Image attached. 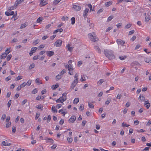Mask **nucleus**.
<instances>
[{"label": "nucleus", "instance_id": "nucleus-8", "mask_svg": "<svg viewBox=\"0 0 151 151\" xmlns=\"http://www.w3.org/2000/svg\"><path fill=\"white\" fill-rule=\"evenodd\" d=\"M11 145V144L9 143H8L7 140H6L5 141H3L1 144V146L3 147L4 146H10Z\"/></svg>", "mask_w": 151, "mask_h": 151}, {"label": "nucleus", "instance_id": "nucleus-37", "mask_svg": "<svg viewBox=\"0 0 151 151\" xmlns=\"http://www.w3.org/2000/svg\"><path fill=\"white\" fill-rule=\"evenodd\" d=\"M150 17L149 15L146 17L145 19V21L146 22H148L150 20Z\"/></svg>", "mask_w": 151, "mask_h": 151}, {"label": "nucleus", "instance_id": "nucleus-43", "mask_svg": "<svg viewBox=\"0 0 151 151\" xmlns=\"http://www.w3.org/2000/svg\"><path fill=\"white\" fill-rule=\"evenodd\" d=\"M66 72V70L65 69H63L60 72L59 74H60V75H61V76H62L63 75L64 73H65Z\"/></svg>", "mask_w": 151, "mask_h": 151}, {"label": "nucleus", "instance_id": "nucleus-27", "mask_svg": "<svg viewBox=\"0 0 151 151\" xmlns=\"http://www.w3.org/2000/svg\"><path fill=\"white\" fill-rule=\"evenodd\" d=\"M12 15H13V16L11 18V19H13L14 20V21H15L16 20H17L18 19V17L17 16V13L16 14H14Z\"/></svg>", "mask_w": 151, "mask_h": 151}, {"label": "nucleus", "instance_id": "nucleus-47", "mask_svg": "<svg viewBox=\"0 0 151 151\" xmlns=\"http://www.w3.org/2000/svg\"><path fill=\"white\" fill-rule=\"evenodd\" d=\"M62 105L63 104H59L56 105L55 106L56 108L59 109L62 107Z\"/></svg>", "mask_w": 151, "mask_h": 151}, {"label": "nucleus", "instance_id": "nucleus-29", "mask_svg": "<svg viewBox=\"0 0 151 151\" xmlns=\"http://www.w3.org/2000/svg\"><path fill=\"white\" fill-rule=\"evenodd\" d=\"M104 81V80L103 79H101L97 82V84L98 85H101L102 83Z\"/></svg>", "mask_w": 151, "mask_h": 151}, {"label": "nucleus", "instance_id": "nucleus-6", "mask_svg": "<svg viewBox=\"0 0 151 151\" xmlns=\"http://www.w3.org/2000/svg\"><path fill=\"white\" fill-rule=\"evenodd\" d=\"M62 41L60 40H58L56 41L54 44V45L56 47H60L62 44Z\"/></svg>", "mask_w": 151, "mask_h": 151}, {"label": "nucleus", "instance_id": "nucleus-2", "mask_svg": "<svg viewBox=\"0 0 151 151\" xmlns=\"http://www.w3.org/2000/svg\"><path fill=\"white\" fill-rule=\"evenodd\" d=\"M95 34L94 32L89 33L88 35V37L92 41L95 42L99 40L98 38L95 36Z\"/></svg>", "mask_w": 151, "mask_h": 151}, {"label": "nucleus", "instance_id": "nucleus-41", "mask_svg": "<svg viewBox=\"0 0 151 151\" xmlns=\"http://www.w3.org/2000/svg\"><path fill=\"white\" fill-rule=\"evenodd\" d=\"M71 24H73L75 22V17H72L71 19Z\"/></svg>", "mask_w": 151, "mask_h": 151}, {"label": "nucleus", "instance_id": "nucleus-57", "mask_svg": "<svg viewBox=\"0 0 151 151\" xmlns=\"http://www.w3.org/2000/svg\"><path fill=\"white\" fill-rule=\"evenodd\" d=\"M61 0H55L54 1L53 3L55 4H56L58 3Z\"/></svg>", "mask_w": 151, "mask_h": 151}, {"label": "nucleus", "instance_id": "nucleus-53", "mask_svg": "<svg viewBox=\"0 0 151 151\" xmlns=\"http://www.w3.org/2000/svg\"><path fill=\"white\" fill-rule=\"evenodd\" d=\"M11 125V123L10 122H7V123L6 124V128L9 127Z\"/></svg>", "mask_w": 151, "mask_h": 151}, {"label": "nucleus", "instance_id": "nucleus-52", "mask_svg": "<svg viewBox=\"0 0 151 151\" xmlns=\"http://www.w3.org/2000/svg\"><path fill=\"white\" fill-rule=\"evenodd\" d=\"M51 117L50 115L48 116L47 117V122L48 123L50 122L51 120Z\"/></svg>", "mask_w": 151, "mask_h": 151}, {"label": "nucleus", "instance_id": "nucleus-20", "mask_svg": "<svg viewBox=\"0 0 151 151\" xmlns=\"http://www.w3.org/2000/svg\"><path fill=\"white\" fill-rule=\"evenodd\" d=\"M52 112L54 113H57L58 112L55 106H52L51 108Z\"/></svg>", "mask_w": 151, "mask_h": 151}, {"label": "nucleus", "instance_id": "nucleus-7", "mask_svg": "<svg viewBox=\"0 0 151 151\" xmlns=\"http://www.w3.org/2000/svg\"><path fill=\"white\" fill-rule=\"evenodd\" d=\"M48 3V2L46 0H40L39 6L41 7L44 6Z\"/></svg>", "mask_w": 151, "mask_h": 151}, {"label": "nucleus", "instance_id": "nucleus-54", "mask_svg": "<svg viewBox=\"0 0 151 151\" xmlns=\"http://www.w3.org/2000/svg\"><path fill=\"white\" fill-rule=\"evenodd\" d=\"M32 83V80H29L28 81L27 83H26V84H27V85H28V86H30Z\"/></svg>", "mask_w": 151, "mask_h": 151}, {"label": "nucleus", "instance_id": "nucleus-64", "mask_svg": "<svg viewBox=\"0 0 151 151\" xmlns=\"http://www.w3.org/2000/svg\"><path fill=\"white\" fill-rule=\"evenodd\" d=\"M122 95L121 94H118L116 97V99H120L122 97Z\"/></svg>", "mask_w": 151, "mask_h": 151}, {"label": "nucleus", "instance_id": "nucleus-45", "mask_svg": "<svg viewBox=\"0 0 151 151\" xmlns=\"http://www.w3.org/2000/svg\"><path fill=\"white\" fill-rule=\"evenodd\" d=\"M11 77L10 76H9L7 77H6L5 79V80L7 82L9 81L11 79Z\"/></svg>", "mask_w": 151, "mask_h": 151}, {"label": "nucleus", "instance_id": "nucleus-10", "mask_svg": "<svg viewBox=\"0 0 151 151\" xmlns=\"http://www.w3.org/2000/svg\"><path fill=\"white\" fill-rule=\"evenodd\" d=\"M73 8L76 11H78L81 9V7L76 5H73Z\"/></svg>", "mask_w": 151, "mask_h": 151}, {"label": "nucleus", "instance_id": "nucleus-46", "mask_svg": "<svg viewBox=\"0 0 151 151\" xmlns=\"http://www.w3.org/2000/svg\"><path fill=\"white\" fill-rule=\"evenodd\" d=\"M12 57V55L11 54H9L8 55L6 58V60L7 61H9L11 59Z\"/></svg>", "mask_w": 151, "mask_h": 151}, {"label": "nucleus", "instance_id": "nucleus-42", "mask_svg": "<svg viewBox=\"0 0 151 151\" xmlns=\"http://www.w3.org/2000/svg\"><path fill=\"white\" fill-rule=\"evenodd\" d=\"M79 110L80 111H83L84 109V106L83 104L81 105L79 107Z\"/></svg>", "mask_w": 151, "mask_h": 151}, {"label": "nucleus", "instance_id": "nucleus-3", "mask_svg": "<svg viewBox=\"0 0 151 151\" xmlns=\"http://www.w3.org/2000/svg\"><path fill=\"white\" fill-rule=\"evenodd\" d=\"M104 53L106 55V56L107 57L109 60H113L115 58V56L110 51H105Z\"/></svg>", "mask_w": 151, "mask_h": 151}, {"label": "nucleus", "instance_id": "nucleus-13", "mask_svg": "<svg viewBox=\"0 0 151 151\" xmlns=\"http://www.w3.org/2000/svg\"><path fill=\"white\" fill-rule=\"evenodd\" d=\"M116 42L118 45H120L122 46H123L125 43L124 41L123 40L120 39H118L116 40Z\"/></svg>", "mask_w": 151, "mask_h": 151}, {"label": "nucleus", "instance_id": "nucleus-22", "mask_svg": "<svg viewBox=\"0 0 151 151\" xmlns=\"http://www.w3.org/2000/svg\"><path fill=\"white\" fill-rule=\"evenodd\" d=\"M66 48L68 49V50L70 52L72 51L73 48V47H70V45L69 44L67 45Z\"/></svg>", "mask_w": 151, "mask_h": 151}, {"label": "nucleus", "instance_id": "nucleus-34", "mask_svg": "<svg viewBox=\"0 0 151 151\" xmlns=\"http://www.w3.org/2000/svg\"><path fill=\"white\" fill-rule=\"evenodd\" d=\"M144 60L147 63H151V60L149 58H145Z\"/></svg>", "mask_w": 151, "mask_h": 151}, {"label": "nucleus", "instance_id": "nucleus-58", "mask_svg": "<svg viewBox=\"0 0 151 151\" xmlns=\"http://www.w3.org/2000/svg\"><path fill=\"white\" fill-rule=\"evenodd\" d=\"M113 18V17L112 16H109L107 19V22H109Z\"/></svg>", "mask_w": 151, "mask_h": 151}, {"label": "nucleus", "instance_id": "nucleus-33", "mask_svg": "<svg viewBox=\"0 0 151 151\" xmlns=\"http://www.w3.org/2000/svg\"><path fill=\"white\" fill-rule=\"evenodd\" d=\"M22 78L23 76H18L15 78V80L16 81H18L19 80L22 79Z\"/></svg>", "mask_w": 151, "mask_h": 151}, {"label": "nucleus", "instance_id": "nucleus-39", "mask_svg": "<svg viewBox=\"0 0 151 151\" xmlns=\"http://www.w3.org/2000/svg\"><path fill=\"white\" fill-rule=\"evenodd\" d=\"M37 88H35L32 91V93L33 94H35L37 93Z\"/></svg>", "mask_w": 151, "mask_h": 151}, {"label": "nucleus", "instance_id": "nucleus-26", "mask_svg": "<svg viewBox=\"0 0 151 151\" xmlns=\"http://www.w3.org/2000/svg\"><path fill=\"white\" fill-rule=\"evenodd\" d=\"M59 85L58 83H56L55 85H53L51 86V88L53 90H55L59 87Z\"/></svg>", "mask_w": 151, "mask_h": 151}, {"label": "nucleus", "instance_id": "nucleus-19", "mask_svg": "<svg viewBox=\"0 0 151 151\" xmlns=\"http://www.w3.org/2000/svg\"><path fill=\"white\" fill-rule=\"evenodd\" d=\"M78 79H75L73 81L72 84V86L74 87L76 86V84L78 83Z\"/></svg>", "mask_w": 151, "mask_h": 151}, {"label": "nucleus", "instance_id": "nucleus-25", "mask_svg": "<svg viewBox=\"0 0 151 151\" xmlns=\"http://www.w3.org/2000/svg\"><path fill=\"white\" fill-rule=\"evenodd\" d=\"M112 2L111 1H110L106 2L104 5L105 6L108 7L111 5L112 4Z\"/></svg>", "mask_w": 151, "mask_h": 151}, {"label": "nucleus", "instance_id": "nucleus-40", "mask_svg": "<svg viewBox=\"0 0 151 151\" xmlns=\"http://www.w3.org/2000/svg\"><path fill=\"white\" fill-rule=\"evenodd\" d=\"M35 66V65L34 63H32L31 64L29 67V69H32L34 68Z\"/></svg>", "mask_w": 151, "mask_h": 151}, {"label": "nucleus", "instance_id": "nucleus-60", "mask_svg": "<svg viewBox=\"0 0 151 151\" xmlns=\"http://www.w3.org/2000/svg\"><path fill=\"white\" fill-rule=\"evenodd\" d=\"M27 85V84H26V83L24 82L21 84L20 85L21 86L22 88L23 87H24Z\"/></svg>", "mask_w": 151, "mask_h": 151}, {"label": "nucleus", "instance_id": "nucleus-49", "mask_svg": "<svg viewBox=\"0 0 151 151\" xmlns=\"http://www.w3.org/2000/svg\"><path fill=\"white\" fill-rule=\"evenodd\" d=\"M131 26H132V24L129 23V24H128L127 25H126L125 26V28L128 29V28H129Z\"/></svg>", "mask_w": 151, "mask_h": 151}, {"label": "nucleus", "instance_id": "nucleus-12", "mask_svg": "<svg viewBox=\"0 0 151 151\" xmlns=\"http://www.w3.org/2000/svg\"><path fill=\"white\" fill-rule=\"evenodd\" d=\"M89 11V9L88 8H86L83 12V16L84 18H86L88 15V13Z\"/></svg>", "mask_w": 151, "mask_h": 151}, {"label": "nucleus", "instance_id": "nucleus-61", "mask_svg": "<svg viewBox=\"0 0 151 151\" xmlns=\"http://www.w3.org/2000/svg\"><path fill=\"white\" fill-rule=\"evenodd\" d=\"M6 115L5 114H3L1 118V119L2 120H4V119L6 118Z\"/></svg>", "mask_w": 151, "mask_h": 151}, {"label": "nucleus", "instance_id": "nucleus-11", "mask_svg": "<svg viewBox=\"0 0 151 151\" xmlns=\"http://www.w3.org/2000/svg\"><path fill=\"white\" fill-rule=\"evenodd\" d=\"M76 119V117L75 116L73 115L71 116L70 118L69 119L68 121L70 123H74Z\"/></svg>", "mask_w": 151, "mask_h": 151}, {"label": "nucleus", "instance_id": "nucleus-55", "mask_svg": "<svg viewBox=\"0 0 151 151\" xmlns=\"http://www.w3.org/2000/svg\"><path fill=\"white\" fill-rule=\"evenodd\" d=\"M88 106L90 108H93L94 107V105L93 104H92L88 103Z\"/></svg>", "mask_w": 151, "mask_h": 151}, {"label": "nucleus", "instance_id": "nucleus-38", "mask_svg": "<svg viewBox=\"0 0 151 151\" xmlns=\"http://www.w3.org/2000/svg\"><path fill=\"white\" fill-rule=\"evenodd\" d=\"M27 24L26 23H25L23 24H22L21 26L20 27L21 29H22L23 28H25L27 26Z\"/></svg>", "mask_w": 151, "mask_h": 151}, {"label": "nucleus", "instance_id": "nucleus-32", "mask_svg": "<svg viewBox=\"0 0 151 151\" xmlns=\"http://www.w3.org/2000/svg\"><path fill=\"white\" fill-rule=\"evenodd\" d=\"M35 107L38 109H41V110H42L43 109V106L41 104H40L36 106Z\"/></svg>", "mask_w": 151, "mask_h": 151}, {"label": "nucleus", "instance_id": "nucleus-4", "mask_svg": "<svg viewBox=\"0 0 151 151\" xmlns=\"http://www.w3.org/2000/svg\"><path fill=\"white\" fill-rule=\"evenodd\" d=\"M72 63L71 60H70L68 61L69 65H68V67L67 65L65 66V68H66L68 67V70H69V74L70 75H73V68L72 66V65L71 64Z\"/></svg>", "mask_w": 151, "mask_h": 151}, {"label": "nucleus", "instance_id": "nucleus-14", "mask_svg": "<svg viewBox=\"0 0 151 151\" xmlns=\"http://www.w3.org/2000/svg\"><path fill=\"white\" fill-rule=\"evenodd\" d=\"M144 105L147 109H148L150 106V104L148 100L145 101L144 102Z\"/></svg>", "mask_w": 151, "mask_h": 151}, {"label": "nucleus", "instance_id": "nucleus-5", "mask_svg": "<svg viewBox=\"0 0 151 151\" xmlns=\"http://www.w3.org/2000/svg\"><path fill=\"white\" fill-rule=\"evenodd\" d=\"M58 112L60 114H62L63 116H64L65 115L67 114L68 111L65 108H63L59 110Z\"/></svg>", "mask_w": 151, "mask_h": 151}, {"label": "nucleus", "instance_id": "nucleus-23", "mask_svg": "<svg viewBox=\"0 0 151 151\" xmlns=\"http://www.w3.org/2000/svg\"><path fill=\"white\" fill-rule=\"evenodd\" d=\"M139 99L140 101H145V98L144 97L143 95L142 94H140L139 96Z\"/></svg>", "mask_w": 151, "mask_h": 151}, {"label": "nucleus", "instance_id": "nucleus-1", "mask_svg": "<svg viewBox=\"0 0 151 151\" xmlns=\"http://www.w3.org/2000/svg\"><path fill=\"white\" fill-rule=\"evenodd\" d=\"M67 93H63L62 96L56 100V102L57 103H62V104L63 105L64 102L67 100Z\"/></svg>", "mask_w": 151, "mask_h": 151}, {"label": "nucleus", "instance_id": "nucleus-24", "mask_svg": "<svg viewBox=\"0 0 151 151\" xmlns=\"http://www.w3.org/2000/svg\"><path fill=\"white\" fill-rule=\"evenodd\" d=\"M7 53H5V52L3 53L1 56V57H0L1 59H5L6 58V56L7 55Z\"/></svg>", "mask_w": 151, "mask_h": 151}, {"label": "nucleus", "instance_id": "nucleus-17", "mask_svg": "<svg viewBox=\"0 0 151 151\" xmlns=\"http://www.w3.org/2000/svg\"><path fill=\"white\" fill-rule=\"evenodd\" d=\"M14 14V12L13 11H6L5 12V14L7 16L12 15Z\"/></svg>", "mask_w": 151, "mask_h": 151}, {"label": "nucleus", "instance_id": "nucleus-63", "mask_svg": "<svg viewBox=\"0 0 151 151\" xmlns=\"http://www.w3.org/2000/svg\"><path fill=\"white\" fill-rule=\"evenodd\" d=\"M88 6L90 9V12H91L92 10V5L90 4H88Z\"/></svg>", "mask_w": 151, "mask_h": 151}, {"label": "nucleus", "instance_id": "nucleus-31", "mask_svg": "<svg viewBox=\"0 0 151 151\" xmlns=\"http://www.w3.org/2000/svg\"><path fill=\"white\" fill-rule=\"evenodd\" d=\"M35 82L38 84L40 85L42 84V83L41 81L40 80L39 78H37L35 80Z\"/></svg>", "mask_w": 151, "mask_h": 151}, {"label": "nucleus", "instance_id": "nucleus-16", "mask_svg": "<svg viewBox=\"0 0 151 151\" xmlns=\"http://www.w3.org/2000/svg\"><path fill=\"white\" fill-rule=\"evenodd\" d=\"M46 54L47 56L51 57L54 54V52L51 51H47Z\"/></svg>", "mask_w": 151, "mask_h": 151}, {"label": "nucleus", "instance_id": "nucleus-21", "mask_svg": "<svg viewBox=\"0 0 151 151\" xmlns=\"http://www.w3.org/2000/svg\"><path fill=\"white\" fill-rule=\"evenodd\" d=\"M24 1V0H17L15 3L14 5L16 6H17L19 4L21 3Z\"/></svg>", "mask_w": 151, "mask_h": 151}, {"label": "nucleus", "instance_id": "nucleus-44", "mask_svg": "<svg viewBox=\"0 0 151 151\" xmlns=\"http://www.w3.org/2000/svg\"><path fill=\"white\" fill-rule=\"evenodd\" d=\"M11 52V48L9 47L5 51V53H6L7 54H8L9 53Z\"/></svg>", "mask_w": 151, "mask_h": 151}, {"label": "nucleus", "instance_id": "nucleus-62", "mask_svg": "<svg viewBox=\"0 0 151 151\" xmlns=\"http://www.w3.org/2000/svg\"><path fill=\"white\" fill-rule=\"evenodd\" d=\"M40 116V114L39 113H37L36 114L35 117V119L36 120H37L38 118H39Z\"/></svg>", "mask_w": 151, "mask_h": 151}, {"label": "nucleus", "instance_id": "nucleus-15", "mask_svg": "<svg viewBox=\"0 0 151 151\" xmlns=\"http://www.w3.org/2000/svg\"><path fill=\"white\" fill-rule=\"evenodd\" d=\"M88 78V76L85 75L83 74L81 75V78L80 79V81H85Z\"/></svg>", "mask_w": 151, "mask_h": 151}, {"label": "nucleus", "instance_id": "nucleus-18", "mask_svg": "<svg viewBox=\"0 0 151 151\" xmlns=\"http://www.w3.org/2000/svg\"><path fill=\"white\" fill-rule=\"evenodd\" d=\"M45 139L46 140L47 142H51L52 143H53L54 140L51 138L46 137L45 138Z\"/></svg>", "mask_w": 151, "mask_h": 151}, {"label": "nucleus", "instance_id": "nucleus-36", "mask_svg": "<svg viewBox=\"0 0 151 151\" xmlns=\"http://www.w3.org/2000/svg\"><path fill=\"white\" fill-rule=\"evenodd\" d=\"M129 126V125L126 123H125L124 122H123L122 124V127H128Z\"/></svg>", "mask_w": 151, "mask_h": 151}, {"label": "nucleus", "instance_id": "nucleus-50", "mask_svg": "<svg viewBox=\"0 0 151 151\" xmlns=\"http://www.w3.org/2000/svg\"><path fill=\"white\" fill-rule=\"evenodd\" d=\"M111 100L110 99H108L105 102V104L107 105H108L111 102Z\"/></svg>", "mask_w": 151, "mask_h": 151}, {"label": "nucleus", "instance_id": "nucleus-30", "mask_svg": "<svg viewBox=\"0 0 151 151\" xmlns=\"http://www.w3.org/2000/svg\"><path fill=\"white\" fill-rule=\"evenodd\" d=\"M40 42V40L39 39H37L34 40L33 42V44L34 45H35L38 44Z\"/></svg>", "mask_w": 151, "mask_h": 151}, {"label": "nucleus", "instance_id": "nucleus-48", "mask_svg": "<svg viewBox=\"0 0 151 151\" xmlns=\"http://www.w3.org/2000/svg\"><path fill=\"white\" fill-rule=\"evenodd\" d=\"M62 76L61 75H60L58 74V75L56 76V80H58L61 78Z\"/></svg>", "mask_w": 151, "mask_h": 151}, {"label": "nucleus", "instance_id": "nucleus-35", "mask_svg": "<svg viewBox=\"0 0 151 151\" xmlns=\"http://www.w3.org/2000/svg\"><path fill=\"white\" fill-rule=\"evenodd\" d=\"M67 140L69 143H71L73 141V139L71 137H68L67 138Z\"/></svg>", "mask_w": 151, "mask_h": 151}, {"label": "nucleus", "instance_id": "nucleus-59", "mask_svg": "<svg viewBox=\"0 0 151 151\" xmlns=\"http://www.w3.org/2000/svg\"><path fill=\"white\" fill-rule=\"evenodd\" d=\"M12 103L11 100H9L7 104V105L8 108H9L11 106Z\"/></svg>", "mask_w": 151, "mask_h": 151}, {"label": "nucleus", "instance_id": "nucleus-9", "mask_svg": "<svg viewBox=\"0 0 151 151\" xmlns=\"http://www.w3.org/2000/svg\"><path fill=\"white\" fill-rule=\"evenodd\" d=\"M37 49V48L36 47H33L31 48V50L29 53L30 56H31L34 53L36 52Z\"/></svg>", "mask_w": 151, "mask_h": 151}, {"label": "nucleus", "instance_id": "nucleus-28", "mask_svg": "<svg viewBox=\"0 0 151 151\" xmlns=\"http://www.w3.org/2000/svg\"><path fill=\"white\" fill-rule=\"evenodd\" d=\"M79 101V99L78 98H75L73 100V103L74 104H76Z\"/></svg>", "mask_w": 151, "mask_h": 151}, {"label": "nucleus", "instance_id": "nucleus-51", "mask_svg": "<svg viewBox=\"0 0 151 151\" xmlns=\"http://www.w3.org/2000/svg\"><path fill=\"white\" fill-rule=\"evenodd\" d=\"M126 56H121L119 57V58L121 60H123L126 59Z\"/></svg>", "mask_w": 151, "mask_h": 151}, {"label": "nucleus", "instance_id": "nucleus-56", "mask_svg": "<svg viewBox=\"0 0 151 151\" xmlns=\"http://www.w3.org/2000/svg\"><path fill=\"white\" fill-rule=\"evenodd\" d=\"M45 45H40L38 47V50H40L41 49H43L45 47Z\"/></svg>", "mask_w": 151, "mask_h": 151}]
</instances>
